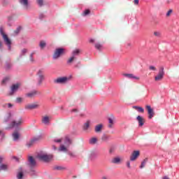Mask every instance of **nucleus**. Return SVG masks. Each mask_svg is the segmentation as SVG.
I'll use <instances>...</instances> for the list:
<instances>
[{
    "label": "nucleus",
    "instance_id": "1",
    "mask_svg": "<svg viewBox=\"0 0 179 179\" xmlns=\"http://www.w3.org/2000/svg\"><path fill=\"white\" fill-rule=\"evenodd\" d=\"M5 124H9L6 129H13V128H20L23 124V118L20 117L17 120L12 121V114L8 113L7 115L4 117Z\"/></svg>",
    "mask_w": 179,
    "mask_h": 179
},
{
    "label": "nucleus",
    "instance_id": "2",
    "mask_svg": "<svg viewBox=\"0 0 179 179\" xmlns=\"http://www.w3.org/2000/svg\"><path fill=\"white\" fill-rule=\"evenodd\" d=\"M0 34L3 38L4 44L8 47V51L12 50V40L8 36V34L5 33L3 27H0Z\"/></svg>",
    "mask_w": 179,
    "mask_h": 179
},
{
    "label": "nucleus",
    "instance_id": "3",
    "mask_svg": "<svg viewBox=\"0 0 179 179\" xmlns=\"http://www.w3.org/2000/svg\"><path fill=\"white\" fill-rule=\"evenodd\" d=\"M36 157L38 159V160H41V162H44L45 163H48L52 160V155H48L45 152H40L38 153Z\"/></svg>",
    "mask_w": 179,
    "mask_h": 179
},
{
    "label": "nucleus",
    "instance_id": "4",
    "mask_svg": "<svg viewBox=\"0 0 179 179\" xmlns=\"http://www.w3.org/2000/svg\"><path fill=\"white\" fill-rule=\"evenodd\" d=\"M71 143H72V141H71V138H69L68 136H66L64 138V145L61 144L58 151L59 152H68V148L71 145Z\"/></svg>",
    "mask_w": 179,
    "mask_h": 179
},
{
    "label": "nucleus",
    "instance_id": "5",
    "mask_svg": "<svg viewBox=\"0 0 179 179\" xmlns=\"http://www.w3.org/2000/svg\"><path fill=\"white\" fill-rule=\"evenodd\" d=\"M71 80V77H59L54 80V83L57 85H65V83H68Z\"/></svg>",
    "mask_w": 179,
    "mask_h": 179
},
{
    "label": "nucleus",
    "instance_id": "6",
    "mask_svg": "<svg viewBox=\"0 0 179 179\" xmlns=\"http://www.w3.org/2000/svg\"><path fill=\"white\" fill-rule=\"evenodd\" d=\"M38 85H40L44 81V69H40L36 73Z\"/></svg>",
    "mask_w": 179,
    "mask_h": 179
},
{
    "label": "nucleus",
    "instance_id": "7",
    "mask_svg": "<svg viewBox=\"0 0 179 179\" xmlns=\"http://www.w3.org/2000/svg\"><path fill=\"white\" fill-rule=\"evenodd\" d=\"M164 78V68L161 67L158 74L155 77V81L159 82Z\"/></svg>",
    "mask_w": 179,
    "mask_h": 179
},
{
    "label": "nucleus",
    "instance_id": "8",
    "mask_svg": "<svg viewBox=\"0 0 179 179\" xmlns=\"http://www.w3.org/2000/svg\"><path fill=\"white\" fill-rule=\"evenodd\" d=\"M64 51H65L64 48L56 49L53 55V59H58V58L62 55Z\"/></svg>",
    "mask_w": 179,
    "mask_h": 179
},
{
    "label": "nucleus",
    "instance_id": "9",
    "mask_svg": "<svg viewBox=\"0 0 179 179\" xmlns=\"http://www.w3.org/2000/svg\"><path fill=\"white\" fill-rule=\"evenodd\" d=\"M19 87H20V83H16L14 84L11 86L10 88V92L9 93L10 96H13V94H15V93H16V92H17V90H19Z\"/></svg>",
    "mask_w": 179,
    "mask_h": 179
},
{
    "label": "nucleus",
    "instance_id": "10",
    "mask_svg": "<svg viewBox=\"0 0 179 179\" xmlns=\"http://www.w3.org/2000/svg\"><path fill=\"white\" fill-rule=\"evenodd\" d=\"M41 139V137L38 136V137H34L32 139H31L27 143V148H31L36 143V142H38Z\"/></svg>",
    "mask_w": 179,
    "mask_h": 179
},
{
    "label": "nucleus",
    "instance_id": "11",
    "mask_svg": "<svg viewBox=\"0 0 179 179\" xmlns=\"http://www.w3.org/2000/svg\"><path fill=\"white\" fill-rule=\"evenodd\" d=\"M40 107V105L38 103H29L25 105V110H36Z\"/></svg>",
    "mask_w": 179,
    "mask_h": 179
},
{
    "label": "nucleus",
    "instance_id": "12",
    "mask_svg": "<svg viewBox=\"0 0 179 179\" xmlns=\"http://www.w3.org/2000/svg\"><path fill=\"white\" fill-rule=\"evenodd\" d=\"M145 108L148 110V115H149L148 118L150 120H152V118H153V116L155 115V112H153V109L149 105H147L145 106Z\"/></svg>",
    "mask_w": 179,
    "mask_h": 179
},
{
    "label": "nucleus",
    "instance_id": "13",
    "mask_svg": "<svg viewBox=\"0 0 179 179\" xmlns=\"http://www.w3.org/2000/svg\"><path fill=\"white\" fill-rule=\"evenodd\" d=\"M140 152L139 150H135L132 152L131 155L130 156V160L131 162H135L136 159H138V157L139 156Z\"/></svg>",
    "mask_w": 179,
    "mask_h": 179
},
{
    "label": "nucleus",
    "instance_id": "14",
    "mask_svg": "<svg viewBox=\"0 0 179 179\" xmlns=\"http://www.w3.org/2000/svg\"><path fill=\"white\" fill-rule=\"evenodd\" d=\"M108 127L110 129H112V128H114V124H115V117H108Z\"/></svg>",
    "mask_w": 179,
    "mask_h": 179
},
{
    "label": "nucleus",
    "instance_id": "15",
    "mask_svg": "<svg viewBox=\"0 0 179 179\" xmlns=\"http://www.w3.org/2000/svg\"><path fill=\"white\" fill-rule=\"evenodd\" d=\"M123 76L125 78H127L128 79H133L134 80H139V79H141L138 76H136L135 75H134L132 73H124V74H123Z\"/></svg>",
    "mask_w": 179,
    "mask_h": 179
},
{
    "label": "nucleus",
    "instance_id": "16",
    "mask_svg": "<svg viewBox=\"0 0 179 179\" xmlns=\"http://www.w3.org/2000/svg\"><path fill=\"white\" fill-rule=\"evenodd\" d=\"M14 142H17L20 138V133L19 131H14L12 134Z\"/></svg>",
    "mask_w": 179,
    "mask_h": 179
},
{
    "label": "nucleus",
    "instance_id": "17",
    "mask_svg": "<svg viewBox=\"0 0 179 179\" xmlns=\"http://www.w3.org/2000/svg\"><path fill=\"white\" fill-rule=\"evenodd\" d=\"M29 165L30 167H34L36 166V160L33 157L30 156L28 157Z\"/></svg>",
    "mask_w": 179,
    "mask_h": 179
},
{
    "label": "nucleus",
    "instance_id": "18",
    "mask_svg": "<svg viewBox=\"0 0 179 179\" xmlns=\"http://www.w3.org/2000/svg\"><path fill=\"white\" fill-rule=\"evenodd\" d=\"M136 120L138 122V125L140 127H143L144 124H145V119H143V117H142L141 116H137Z\"/></svg>",
    "mask_w": 179,
    "mask_h": 179
},
{
    "label": "nucleus",
    "instance_id": "19",
    "mask_svg": "<svg viewBox=\"0 0 179 179\" xmlns=\"http://www.w3.org/2000/svg\"><path fill=\"white\" fill-rule=\"evenodd\" d=\"M20 3L23 5L26 9L29 8V0H20Z\"/></svg>",
    "mask_w": 179,
    "mask_h": 179
},
{
    "label": "nucleus",
    "instance_id": "20",
    "mask_svg": "<svg viewBox=\"0 0 179 179\" xmlns=\"http://www.w3.org/2000/svg\"><path fill=\"white\" fill-rule=\"evenodd\" d=\"M42 122L45 124V125H48V124H50V117L48 116H44L42 118Z\"/></svg>",
    "mask_w": 179,
    "mask_h": 179
},
{
    "label": "nucleus",
    "instance_id": "21",
    "mask_svg": "<svg viewBox=\"0 0 179 179\" xmlns=\"http://www.w3.org/2000/svg\"><path fill=\"white\" fill-rule=\"evenodd\" d=\"M102 130H103V124H99L95 126V129H94L95 132L96 133L101 132Z\"/></svg>",
    "mask_w": 179,
    "mask_h": 179
},
{
    "label": "nucleus",
    "instance_id": "22",
    "mask_svg": "<svg viewBox=\"0 0 179 179\" xmlns=\"http://www.w3.org/2000/svg\"><path fill=\"white\" fill-rule=\"evenodd\" d=\"M90 127V120H88L84 124L83 128L84 131H87Z\"/></svg>",
    "mask_w": 179,
    "mask_h": 179
},
{
    "label": "nucleus",
    "instance_id": "23",
    "mask_svg": "<svg viewBox=\"0 0 179 179\" xmlns=\"http://www.w3.org/2000/svg\"><path fill=\"white\" fill-rule=\"evenodd\" d=\"M112 163H113L114 164H118L121 163V158L120 157H116L113 158L112 160Z\"/></svg>",
    "mask_w": 179,
    "mask_h": 179
},
{
    "label": "nucleus",
    "instance_id": "24",
    "mask_svg": "<svg viewBox=\"0 0 179 179\" xmlns=\"http://www.w3.org/2000/svg\"><path fill=\"white\" fill-rule=\"evenodd\" d=\"M17 177L18 179H22L23 178V169L22 168L19 169V171H18V173L17 175Z\"/></svg>",
    "mask_w": 179,
    "mask_h": 179
},
{
    "label": "nucleus",
    "instance_id": "25",
    "mask_svg": "<svg viewBox=\"0 0 179 179\" xmlns=\"http://www.w3.org/2000/svg\"><path fill=\"white\" fill-rule=\"evenodd\" d=\"M37 94V91H32L31 92H29L27 94H26L27 97H34V96H36Z\"/></svg>",
    "mask_w": 179,
    "mask_h": 179
},
{
    "label": "nucleus",
    "instance_id": "26",
    "mask_svg": "<svg viewBox=\"0 0 179 179\" xmlns=\"http://www.w3.org/2000/svg\"><path fill=\"white\" fill-rule=\"evenodd\" d=\"M134 110H136L138 113H145V109L141 106H133Z\"/></svg>",
    "mask_w": 179,
    "mask_h": 179
},
{
    "label": "nucleus",
    "instance_id": "27",
    "mask_svg": "<svg viewBox=\"0 0 179 179\" xmlns=\"http://www.w3.org/2000/svg\"><path fill=\"white\" fill-rule=\"evenodd\" d=\"M90 145H96L97 143V138L94 137L90 140Z\"/></svg>",
    "mask_w": 179,
    "mask_h": 179
},
{
    "label": "nucleus",
    "instance_id": "28",
    "mask_svg": "<svg viewBox=\"0 0 179 179\" xmlns=\"http://www.w3.org/2000/svg\"><path fill=\"white\" fill-rule=\"evenodd\" d=\"M95 48L96 50H98L99 51H101V50H103V45H101L100 43H96Z\"/></svg>",
    "mask_w": 179,
    "mask_h": 179
},
{
    "label": "nucleus",
    "instance_id": "29",
    "mask_svg": "<svg viewBox=\"0 0 179 179\" xmlns=\"http://www.w3.org/2000/svg\"><path fill=\"white\" fill-rule=\"evenodd\" d=\"M146 163H148V158H145L142 162L141 165L140 166V169H143L145 166H146Z\"/></svg>",
    "mask_w": 179,
    "mask_h": 179
},
{
    "label": "nucleus",
    "instance_id": "30",
    "mask_svg": "<svg viewBox=\"0 0 179 179\" xmlns=\"http://www.w3.org/2000/svg\"><path fill=\"white\" fill-rule=\"evenodd\" d=\"M27 52V49H22L20 55V57L22 58L23 55H26Z\"/></svg>",
    "mask_w": 179,
    "mask_h": 179
},
{
    "label": "nucleus",
    "instance_id": "31",
    "mask_svg": "<svg viewBox=\"0 0 179 179\" xmlns=\"http://www.w3.org/2000/svg\"><path fill=\"white\" fill-rule=\"evenodd\" d=\"M80 52V50L79 49H76L73 51V57H76V55H79V53Z\"/></svg>",
    "mask_w": 179,
    "mask_h": 179
},
{
    "label": "nucleus",
    "instance_id": "32",
    "mask_svg": "<svg viewBox=\"0 0 179 179\" xmlns=\"http://www.w3.org/2000/svg\"><path fill=\"white\" fill-rule=\"evenodd\" d=\"M2 170H8V165L2 164L0 166V171H2Z\"/></svg>",
    "mask_w": 179,
    "mask_h": 179
},
{
    "label": "nucleus",
    "instance_id": "33",
    "mask_svg": "<svg viewBox=\"0 0 179 179\" xmlns=\"http://www.w3.org/2000/svg\"><path fill=\"white\" fill-rule=\"evenodd\" d=\"M62 141H64V138H55L53 140V142H55V143H61V142H62Z\"/></svg>",
    "mask_w": 179,
    "mask_h": 179
},
{
    "label": "nucleus",
    "instance_id": "34",
    "mask_svg": "<svg viewBox=\"0 0 179 179\" xmlns=\"http://www.w3.org/2000/svg\"><path fill=\"white\" fill-rule=\"evenodd\" d=\"M76 57L74 56H72L71 57H70L69 59V60L67 61V64H72V62H73V60L76 59Z\"/></svg>",
    "mask_w": 179,
    "mask_h": 179
},
{
    "label": "nucleus",
    "instance_id": "35",
    "mask_svg": "<svg viewBox=\"0 0 179 179\" xmlns=\"http://www.w3.org/2000/svg\"><path fill=\"white\" fill-rule=\"evenodd\" d=\"M101 140L103 142H106V141H108V136L106 134H103V136L101 137Z\"/></svg>",
    "mask_w": 179,
    "mask_h": 179
},
{
    "label": "nucleus",
    "instance_id": "36",
    "mask_svg": "<svg viewBox=\"0 0 179 179\" xmlns=\"http://www.w3.org/2000/svg\"><path fill=\"white\" fill-rule=\"evenodd\" d=\"M20 30H22V27H18L15 31H14L15 34H19L20 32Z\"/></svg>",
    "mask_w": 179,
    "mask_h": 179
},
{
    "label": "nucleus",
    "instance_id": "37",
    "mask_svg": "<svg viewBox=\"0 0 179 179\" xmlns=\"http://www.w3.org/2000/svg\"><path fill=\"white\" fill-rule=\"evenodd\" d=\"M34 55V52H32L29 56V61L30 62H34V58L33 56Z\"/></svg>",
    "mask_w": 179,
    "mask_h": 179
},
{
    "label": "nucleus",
    "instance_id": "38",
    "mask_svg": "<svg viewBox=\"0 0 179 179\" xmlns=\"http://www.w3.org/2000/svg\"><path fill=\"white\" fill-rule=\"evenodd\" d=\"M36 2L38 3V5H39V6H43V5L44 3V1L43 0H36Z\"/></svg>",
    "mask_w": 179,
    "mask_h": 179
},
{
    "label": "nucleus",
    "instance_id": "39",
    "mask_svg": "<svg viewBox=\"0 0 179 179\" xmlns=\"http://www.w3.org/2000/svg\"><path fill=\"white\" fill-rule=\"evenodd\" d=\"M90 13V10H85L83 13V16H87V15H89Z\"/></svg>",
    "mask_w": 179,
    "mask_h": 179
},
{
    "label": "nucleus",
    "instance_id": "40",
    "mask_svg": "<svg viewBox=\"0 0 179 179\" xmlns=\"http://www.w3.org/2000/svg\"><path fill=\"white\" fill-rule=\"evenodd\" d=\"M149 70L156 71H157V69H156V66H149Z\"/></svg>",
    "mask_w": 179,
    "mask_h": 179
},
{
    "label": "nucleus",
    "instance_id": "41",
    "mask_svg": "<svg viewBox=\"0 0 179 179\" xmlns=\"http://www.w3.org/2000/svg\"><path fill=\"white\" fill-rule=\"evenodd\" d=\"M39 45L41 48H44V47H45V42H44L43 41H41Z\"/></svg>",
    "mask_w": 179,
    "mask_h": 179
},
{
    "label": "nucleus",
    "instance_id": "42",
    "mask_svg": "<svg viewBox=\"0 0 179 179\" xmlns=\"http://www.w3.org/2000/svg\"><path fill=\"white\" fill-rule=\"evenodd\" d=\"M10 78L9 77H6L3 80H2V85H5L6 82L9 80Z\"/></svg>",
    "mask_w": 179,
    "mask_h": 179
},
{
    "label": "nucleus",
    "instance_id": "43",
    "mask_svg": "<svg viewBox=\"0 0 179 179\" xmlns=\"http://www.w3.org/2000/svg\"><path fill=\"white\" fill-rule=\"evenodd\" d=\"M154 35H155L156 37H160V36H162V34H161L159 31H155V32H154Z\"/></svg>",
    "mask_w": 179,
    "mask_h": 179
},
{
    "label": "nucleus",
    "instance_id": "44",
    "mask_svg": "<svg viewBox=\"0 0 179 179\" xmlns=\"http://www.w3.org/2000/svg\"><path fill=\"white\" fill-rule=\"evenodd\" d=\"M23 101V98L18 97L16 99V103H22Z\"/></svg>",
    "mask_w": 179,
    "mask_h": 179
},
{
    "label": "nucleus",
    "instance_id": "45",
    "mask_svg": "<svg viewBox=\"0 0 179 179\" xmlns=\"http://www.w3.org/2000/svg\"><path fill=\"white\" fill-rule=\"evenodd\" d=\"M126 166L127 169H131V162L130 161H127L126 162Z\"/></svg>",
    "mask_w": 179,
    "mask_h": 179
},
{
    "label": "nucleus",
    "instance_id": "46",
    "mask_svg": "<svg viewBox=\"0 0 179 179\" xmlns=\"http://www.w3.org/2000/svg\"><path fill=\"white\" fill-rule=\"evenodd\" d=\"M171 13H173V10H169L166 13V16H167V17H169V16H170V15H171Z\"/></svg>",
    "mask_w": 179,
    "mask_h": 179
},
{
    "label": "nucleus",
    "instance_id": "47",
    "mask_svg": "<svg viewBox=\"0 0 179 179\" xmlns=\"http://www.w3.org/2000/svg\"><path fill=\"white\" fill-rule=\"evenodd\" d=\"M0 136H1V138H3V136H5V133H3V131L0 130Z\"/></svg>",
    "mask_w": 179,
    "mask_h": 179
},
{
    "label": "nucleus",
    "instance_id": "48",
    "mask_svg": "<svg viewBox=\"0 0 179 179\" xmlns=\"http://www.w3.org/2000/svg\"><path fill=\"white\" fill-rule=\"evenodd\" d=\"M10 66H12L10 65V64H6V69H9V68H10Z\"/></svg>",
    "mask_w": 179,
    "mask_h": 179
},
{
    "label": "nucleus",
    "instance_id": "49",
    "mask_svg": "<svg viewBox=\"0 0 179 179\" xmlns=\"http://www.w3.org/2000/svg\"><path fill=\"white\" fill-rule=\"evenodd\" d=\"M79 111L77 108H74L71 110V113H78Z\"/></svg>",
    "mask_w": 179,
    "mask_h": 179
},
{
    "label": "nucleus",
    "instance_id": "50",
    "mask_svg": "<svg viewBox=\"0 0 179 179\" xmlns=\"http://www.w3.org/2000/svg\"><path fill=\"white\" fill-rule=\"evenodd\" d=\"M69 156H71V157H75V154L72 153V152H69Z\"/></svg>",
    "mask_w": 179,
    "mask_h": 179
},
{
    "label": "nucleus",
    "instance_id": "51",
    "mask_svg": "<svg viewBox=\"0 0 179 179\" xmlns=\"http://www.w3.org/2000/svg\"><path fill=\"white\" fill-rule=\"evenodd\" d=\"M134 3H135V5H138L139 4V0H134Z\"/></svg>",
    "mask_w": 179,
    "mask_h": 179
},
{
    "label": "nucleus",
    "instance_id": "52",
    "mask_svg": "<svg viewBox=\"0 0 179 179\" xmlns=\"http://www.w3.org/2000/svg\"><path fill=\"white\" fill-rule=\"evenodd\" d=\"M44 17V14H40L39 18L43 19Z\"/></svg>",
    "mask_w": 179,
    "mask_h": 179
},
{
    "label": "nucleus",
    "instance_id": "53",
    "mask_svg": "<svg viewBox=\"0 0 179 179\" xmlns=\"http://www.w3.org/2000/svg\"><path fill=\"white\" fill-rule=\"evenodd\" d=\"M3 160V158L0 157V164L2 163Z\"/></svg>",
    "mask_w": 179,
    "mask_h": 179
},
{
    "label": "nucleus",
    "instance_id": "54",
    "mask_svg": "<svg viewBox=\"0 0 179 179\" xmlns=\"http://www.w3.org/2000/svg\"><path fill=\"white\" fill-rule=\"evenodd\" d=\"M162 179H170V178H169L168 176H164Z\"/></svg>",
    "mask_w": 179,
    "mask_h": 179
},
{
    "label": "nucleus",
    "instance_id": "55",
    "mask_svg": "<svg viewBox=\"0 0 179 179\" xmlns=\"http://www.w3.org/2000/svg\"><path fill=\"white\" fill-rule=\"evenodd\" d=\"M52 148L54 149V150H57V147H55V145H52Z\"/></svg>",
    "mask_w": 179,
    "mask_h": 179
},
{
    "label": "nucleus",
    "instance_id": "56",
    "mask_svg": "<svg viewBox=\"0 0 179 179\" xmlns=\"http://www.w3.org/2000/svg\"><path fill=\"white\" fill-rule=\"evenodd\" d=\"M90 43H94V39H90Z\"/></svg>",
    "mask_w": 179,
    "mask_h": 179
},
{
    "label": "nucleus",
    "instance_id": "57",
    "mask_svg": "<svg viewBox=\"0 0 179 179\" xmlns=\"http://www.w3.org/2000/svg\"><path fill=\"white\" fill-rule=\"evenodd\" d=\"M2 48V42H0V50Z\"/></svg>",
    "mask_w": 179,
    "mask_h": 179
},
{
    "label": "nucleus",
    "instance_id": "58",
    "mask_svg": "<svg viewBox=\"0 0 179 179\" xmlns=\"http://www.w3.org/2000/svg\"><path fill=\"white\" fill-rule=\"evenodd\" d=\"M8 106L9 108H10V107H12V105L10 103H8Z\"/></svg>",
    "mask_w": 179,
    "mask_h": 179
},
{
    "label": "nucleus",
    "instance_id": "59",
    "mask_svg": "<svg viewBox=\"0 0 179 179\" xmlns=\"http://www.w3.org/2000/svg\"><path fill=\"white\" fill-rule=\"evenodd\" d=\"M57 170H61V167L58 166V167H57Z\"/></svg>",
    "mask_w": 179,
    "mask_h": 179
},
{
    "label": "nucleus",
    "instance_id": "60",
    "mask_svg": "<svg viewBox=\"0 0 179 179\" xmlns=\"http://www.w3.org/2000/svg\"><path fill=\"white\" fill-rule=\"evenodd\" d=\"M14 159H16L17 160V158L16 157H14Z\"/></svg>",
    "mask_w": 179,
    "mask_h": 179
}]
</instances>
